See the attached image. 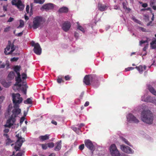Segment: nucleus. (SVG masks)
<instances>
[{"instance_id": "412c9836", "label": "nucleus", "mask_w": 156, "mask_h": 156, "mask_svg": "<svg viewBox=\"0 0 156 156\" xmlns=\"http://www.w3.org/2000/svg\"><path fill=\"white\" fill-rule=\"evenodd\" d=\"M28 88V86L26 84L21 87V90L22 92L25 95L27 94V89Z\"/></svg>"}, {"instance_id": "4468645a", "label": "nucleus", "mask_w": 156, "mask_h": 156, "mask_svg": "<svg viewBox=\"0 0 156 156\" xmlns=\"http://www.w3.org/2000/svg\"><path fill=\"white\" fill-rule=\"evenodd\" d=\"M30 6L31 9L30 12H29V10L30 9L29 5H27L26 8V11L27 13H29V15L30 16H31L33 14V10L32 9L33 8L32 4H31Z\"/></svg>"}, {"instance_id": "3c124183", "label": "nucleus", "mask_w": 156, "mask_h": 156, "mask_svg": "<svg viewBox=\"0 0 156 156\" xmlns=\"http://www.w3.org/2000/svg\"><path fill=\"white\" fill-rule=\"evenodd\" d=\"M140 4H142V6L143 7L146 8L148 6V5L147 3H143L142 2H141L140 3Z\"/></svg>"}, {"instance_id": "338daca9", "label": "nucleus", "mask_w": 156, "mask_h": 156, "mask_svg": "<svg viewBox=\"0 0 156 156\" xmlns=\"http://www.w3.org/2000/svg\"><path fill=\"white\" fill-rule=\"evenodd\" d=\"M74 36L75 37H76V39H77L78 37L79 36V34L76 32H75Z\"/></svg>"}, {"instance_id": "2f4dec72", "label": "nucleus", "mask_w": 156, "mask_h": 156, "mask_svg": "<svg viewBox=\"0 0 156 156\" xmlns=\"http://www.w3.org/2000/svg\"><path fill=\"white\" fill-rule=\"evenodd\" d=\"M24 26V22L23 20H20V24L18 27H17V28H21L23 27Z\"/></svg>"}, {"instance_id": "603ef678", "label": "nucleus", "mask_w": 156, "mask_h": 156, "mask_svg": "<svg viewBox=\"0 0 156 156\" xmlns=\"http://www.w3.org/2000/svg\"><path fill=\"white\" fill-rule=\"evenodd\" d=\"M18 59V58L14 57L11 59V61L12 62L16 61Z\"/></svg>"}, {"instance_id": "a19ab883", "label": "nucleus", "mask_w": 156, "mask_h": 156, "mask_svg": "<svg viewBox=\"0 0 156 156\" xmlns=\"http://www.w3.org/2000/svg\"><path fill=\"white\" fill-rule=\"evenodd\" d=\"M11 51H10V53H10V54H12V52L15 50V48L14 47V45L13 44H11Z\"/></svg>"}, {"instance_id": "aec40b11", "label": "nucleus", "mask_w": 156, "mask_h": 156, "mask_svg": "<svg viewBox=\"0 0 156 156\" xmlns=\"http://www.w3.org/2000/svg\"><path fill=\"white\" fill-rule=\"evenodd\" d=\"M15 72L14 71L10 72L8 75V77L10 80L13 79L15 76Z\"/></svg>"}, {"instance_id": "393cba45", "label": "nucleus", "mask_w": 156, "mask_h": 156, "mask_svg": "<svg viewBox=\"0 0 156 156\" xmlns=\"http://www.w3.org/2000/svg\"><path fill=\"white\" fill-rule=\"evenodd\" d=\"M11 2L12 5H15L16 6L19 5L21 3L20 0H18L17 2H16V0H12Z\"/></svg>"}, {"instance_id": "e2e57ef3", "label": "nucleus", "mask_w": 156, "mask_h": 156, "mask_svg": "<svg viewBox=\"0 0 156 156\" xmlns=\"http://www.w3.org/2000/svg\"><path fill=\"white\" fill-rule=\"evenodd\" d=\"M5 66V64L3 63L2 64H0V68H4Z\"/></svg>"}, {"instance_id": "423d86ee", "label": "nucleus", "mask_w": 156, "mask_h": 156, "mask_svg": "<svg viewBox=\"0 0 156 156\" xmlns=\"http://www.w3.org/2000/svg\"><path fill=\"white\" fill-rule=\"evenodd\" d=\"M110 151L112 156H120L119 152L115 144H113L111 145L110 147Z\"/></svg>"}, {"instance_id": "4c0bfd02", "label": "nucleus", "mask_w": 156, "mask_h": 156, "mask_svg": "<svg viewBox=\"0 0 156 156\" xmlns=\"http://www.w3.org/2000/svg\"><path fill=\"white\" fill-rule=\"evenodd\" d=\"M48 147L49 148H52L54 146V144L53 142L49 143L47 144Z\"/></svg>"}, {"instance_id": "6e6d98bb", "label": "nucleus", "mask_w": 156, "mask_h": 156, "mask_svg": "<svg viewBox=\"0 0 156 156\" xmlns=\"http://www.w3.org/2000/svg\"><path fill=\"white\" fill-rule=\"evenodd\" d=\"M20 147H19V146H18L16 145L15 147H14V149H15V150H16V151H19L20 150Z\"/></svg>"}, {"instance_id": "ddd939ff", "label": "nucleus", "mask_w": 156, "mask_h": 156, "mask_svg": "<svg viewBox=\"0 0 156 156\" xmlns=\"http://www.w3.org/2000/svg\"><path fill=\"white\" fill-rule=\"evenodd\" d=\"M108 6L105 5H103L100 2L98 4V9L100 11L103 12L107 9Z\"/></svg>"}, {"instance_id": "de8ad7c7", "label": "nucleus", "mask_w": 156, "mask_h": 156, "mask_svg": "<svg viewBox=\"0 0 156 156\" xmlns=\"http://www.w3.org/2000/svg\"><path fill=\"white\" fill-rule=\"evenodd\" d=\"M22 79H26L27 76L26 74L23 73L22 74Z\"/></svg>"}, {"instance_id": "4be33fe9", "label": "nucleus", "mask_w": 156, "mask_h": 156, "mask_svg": "<svg viewBox=\"0 0 156 156\" xmlns=\"http://www.w3.org/2000/svg\"><path fill=\"white\" fill-rule=\"evenodd\" d=\"M63 77V76H58L57 79V82L58 83H64V81L62 79Z\"/></svg>"}, {"instance_id": "2eb2a0df", "label": "nucleus", "mask_w": 156, "mask_h": 156, "mask_svg": "<svg viewBox=\"0 0 156 156\" xmlns=\"http://www.w3.org/2000/svg\"><path fill=\"white\" fill-rule=\"evenodd\" d=\"M11 47V43L9 41L8 45L6 47L5 49L4 53L5 55H8L10 54V51L8 52L7 51H9Z\"/></svg>"}, {"instance_id": "6e6552de", "label": "nucleus", "mask_w": 156, "mask_h": 156, "mask_svg": "<svg viewBox=\"0 0 156 156\" xmlns=\"http://www.w3.org/2000/svg\"><path fill=\"white\" fill-rule=\"evenodd\" d=\"M32 46H34V52L37 55H40L41 52V49L38 43H35L34 42L32 43Z\"/></svg>"}, {"instance_id": "8fccbe9b", "label": "nucleus", "mask_w": 156, "mask_h": 156, "mask_svg": "<svg viewBox=\"0 0 156 156\" xmlns=\"http://www.w3.org/2000/svg\"><path fill=\"white\" fill-rule=\"evenodd\" d=\"M84 145L83 144L79 146V148L80 150H82L84 149Z\"/></svg>"}, {"instance_id": "a211bd4d", "label": "nucleus", "mask_w": 156, "mask_h": 156, "mask_svg": "<svg viewBox=\"0 0 156 156\" xmlns=\"http://www.w3.org/2000/svg\"><path fill=\"white\" fill-rule=\"evenodd\" d=\"M61 141H58L56 144V146L55 147V150L56 151H58L60 150L61 148Z\"/></svg>"}, {"instance_id": "6ab92c4d", "label": "nucleus", "mask_w": 156, "mask_h": 156, "mask_svg": "<svg viewBox=\"0 0 156 156\" xmlns=\"http://www.w3.org/2000/svg\"><path fill=\"white\" fill-rule=\"evenodd\" d=\"M147 86L149 91L153 95H156V91L150 85H148Z\"/></svg>"}, {"instance_id": "7ed1b4c3", "label": "nucleus", "mask_w": 156, "mask_h": 156, "mask_svg": "<svg viewBox=\"0 0 156 156\" xmlns=\"http://www.w3.org/2000/svg\"><path fill=\"white\" fill-rule=\"evenodd\" d=\"M43 21L42 17L40 16H37L33 19L32 25H31L29 24V27L30 28H33L34 29H36L41 26V23Z\"/></svg>"}, {"instance_id": "680f3d73", "label": "nucleus", "mask_w": 156, "mask_h": 156, "mask_svg": "<svg viewBox=\"0 0 156 156\" xmlns=\"http://www.w3.org/2000/svg\"><path fill=\"white\" fill-rule=\"evenodd\" d=\"M122 5H123V8L124 9H127L126 4L125 2H123L122 3Z\"/></svg>"}, {"instance_id": "dca6fc26", "label": "nucleus", "mask_w": 156, "mask_h": 156, "mask_svg": "<svg viewBox=\"0 0 156 156\" xmlns=\"http://www.w3.org/2000/svg\"><path fill=\"white\" fill-rule=\"evenodd\" d=\"M68 11V8L63 6L62 8H60L59 9L58 12L60 13H67Z\"/></svg>"}, {"instance_id": "1a4fd4ad", "label": "nucleus", "mask_w": 156, "mask_h": 156, "mask_svg": "<svg viewBox=\"0 0 156 156\" xmlns=\"http://www.w3.org/2000/svg\"><path fill=\"white\" fill-rule=\"evenodd\" d=\"M120 148L122 151L126 153L131 154L133 153V150L129 147L122 145L120 146Z\"/></svg>"}, {"instance_id": "39448f33", "label": "nucleus", "mask_w": 156, "mask_h": 156, "mask_svg": "<svg viewBox=\"0 0 156 156\" xmlns=\"http://www.w3.org/2000/svg\"><path fill=\"white\" fill-rule=\"evenodd\" d=\"M96 78L95 75H86L84 77L83 82L86 85H89L90 84V82L94 80Z\"/></svg>"}, {"instance_id": "c9c22d12", "label": "nucleus", "mask_w": 156, "mask_h": 156, "mask_svg": "<svg viewBox=\"0 0 156 156\" xmlns=\"http://www.w3.org/2000/svg\"><path fill=\"white\" fill-rule=\"evenodd\" d=\"M3 86L5 87H8L10 86V83L6 82H3L2 83Z\"/></svg>"}, {"instance_id": "20e7f679", "label": "nucleus", "mask_w": 156, "mask_h": 156, "mask_svg": "<svg viewBox=\"0 0 156 156\" xmlns=\"http://www.w3.org/2000/svg\"><path fill=\"white\" fill-rule=\"evenodd\" d=\"M20 96L19 93H13L12 94V101L15 107H19V105L22 102L23 98Z\"/></svg>"}, {"instance_id": "a878e982", "label": "nucleus", "mask_w": 156, "mask_h": 156, "mask_svg": "<svg viewBox=\"0 0 156 156\" xmlns=\"http://www.w3.org/2000/svg\"><path fill=\"white\" fill-rule=\"evenodd\" d=\"M135 68L140 73H142L143 71V67L141 65H140L138 66H136Z\"/></svg>"}, {"instance_id": "9b49d317", "label": "nucleus", "mask_w": 156, "mask_h": 156, "mask_svg": "<svg viewBox=\"0 0 156 156\" xmlns=\"http://www.w3.org/2000/svg\"><path fill=\"white\" fill-rule=\"evenodd\" d=\"M54 4L51 3L46 4L42 6L41 9H43L46 11L52 9L54 7Z\"/></svg>"}, {"instance_id": "b1692460", "label": "nucleus", "mask_w": 156, "mask_h": 156, "mask_svg": "<svg viewBox=\"0 0 156 156\" xmlns=\"http://www.w3.org/2000/svg\"><path fill=\"white\" fill-rule=\"evenodd\" d=\"M23 142V140H20V139H18L16 142V145L20 147L22 145V143Z\"/></svg>"}, {"instance_id": "4d7b16f0", "label": "nucleus", "mask_w": 156, "mask_h": 156, "mask_svg": "<svg viewBox=\"0 0 156 156\" xmlns=\"http://www.w3.org/2000/svg\"><path fill=\"white\" fill-rule=\"evenodd\" d=\"M9 131V129L8 128L5 129L3 130V132L4 133H7Z\"/></svg>"}, {"instance_id": "49530a36", "label": "nucleus", "mask_w": 156, "mask_h": 156, "mask_svg": "<svg viewBox=\"0 0 156 156\" xmlns=\"http://www.w3.org/2000/svg\"><path fill=\"white\" fill-rule=\"evenodd\" d=\"M10 27L9 26L6 27L5 29L4 30V32H8L10 30Z\"/></svg>"}, {"instance_id": "58836bf2", "label": "nucleus", "mask_w": 156, "mask_h": 156, "mask_svg": "<svg viewBox=\"0 0 156 156\" xmlns=\"http://www.w3.org/2000/svg\"><path fill=\"white\" fill-rule=\"evenodd\" d=\"M132 19L136 23L138 24H140V21L136 19L135 17L133 16L132 17Z\"/></svg>"}, {"instance_id": "c756f323", "label": "nucleus", "mask_w": 156, "mask_h": 156, "mask_svg": "<svg viewBox=\"0 0 156 156\" xmlns=\"http://www.w3.org/2000/svg\"><path fill=\"white\" fill-rule=\"evenodd\" d=\"M120 138L126 144L130 146H131L130 143L126 139L123 137H120Z\"/></svg>"}, {"instance_id": "0eeeda50", "label": "nucleus", "mask_w": 156, "mask_h": 156, "mask_svg": "<svg viewBox=\"0 0 156 156\" xmlns=\"http://www.w3.org/2000/svg\"><path fill=\"white\" fill-rule=\"evenodd\" d=\"M84 143L85 146L91 151L93 154L95 150V148L93 145L92 141L89 140H86L84 141Z\"/></svg>"}, {"instance_id": "72a5a7b5", "label": "nucleus", "mask_w": 156, "mask_h": 156, "mask_svg": "<svg viewBox=\"0 0 156 156\" xmlns=\"http://www.w3.org/2000/svg\"><path fill=\"white\" fill-rule=\"evenodd\" d=\"M20 67L18 66H15L14 68V72H17L19 71Z\"/></svg>"}, {"instance_id": "9d476101", "label": "nucleus", "mask_w": 156, "mask_h": 156, "mask_svg": "<svg viewBox=\"0 0 156 156\" xmlns=\"http://www.w3.org/2000/svg\"><path fill=\"white\" fill-rule=\"evenodd\" d=\"M71 26V24L70 22L68 21L65 22L63 24L62 28L65 32L68 31Z\"/></svg>"}, {"instance_id": "c85d7f7f", "label": "nucleus", "mask_w": 156, "mask_h": 156, "mask_svg": "<svg viewBox=\"0 0 156 156\" xmlns=\"http://www.w3.org/2000/svg\"><path fill=\"white\" fill-rule=\"evenodd\" d=\"M45 0H34V2L35 3L43 4Z\"/></svg>"}, {"instance_id": "a18cd8bd", "label": "nucleus", "mask_w": 156, "mask_h": 156, "mask_svg": "<svg viewBox=\"0 0 156 156\" xmlns=\"http://www.w3.org/2000/svg\"><path fill=\"white\" fill-rule=\"evenodd\" d=\"M78 126L80 130V129L83 127L85 125L84 123H81L80 124H78L77 125Z\"/></svg>"}, {"instance_id": "f704fd0d", "label": "nucleus", "mask_w": 156, "mask_h": 156, "mask_svg": "<svg viewBox=\"0 0 156 156\" xmlns=\"http://www.w3.org/2000/svg\"><path fill=\"white\" fill-rule=\"evenodd\" d=\"M77 29L84 33L85 32L84 29L81 26L78 24L77 25Z\"/></svg>"}, {"instance_id": "f8f14e48", "label": "nucleus", "mask_w": 156, "mask_h": 156, "mask_svg": "<svg viewBox=\"0 0 156 156\" xmlns=\"http://www.w3.org/2000/svg\"><path fill=\"white\" fill-rule=\"evenodd\" d=\"M127 119L129 121H131L135 123H138L139 121L132 114H129L127 116Z\"/></svg>"}, {"instance_id": "0e129e2a", "label": "nucleus", "mask_w": 156, "mask_h": 156, "mask_svg": "<svg viewBox=\"0 0 156 156\" xmlns=\"http://www.w3.org/2000/svg\"><path fill=\"white\" fill-rule=\"evenodd\" d=\"M16 136L17 138L18 139H20V140H21L23 139V138L21 137H19V134L16 135Z\"/></svg>"}, {"instance_id": "5fc2aeb1", "label": "nucleus", "mask_w": 156, "mask_h": 156, "mask_svg": "<svg viewBox=\"0 0 156 156\" xmlns=\"http://www.w3.org/2000/svg\"><path fill=\"white\" fill-rule=\"evenodd\" d=\"M23 34V31L21 32L16 34V36H17L18 37H20L22 36V35Z\"/></svg>"}, {"instance_id": "473e14b6", "label": "nucleus", "mask_w": 156, "mask_h": 156, "mask_svg": "<svg viewBox=\"0 0 156 156\" xmlns=\"http://www.w3.org/2000/svg\"><path fill=\"white\" fill-rule=\"evenodd\" d=\"M12 142V141L9 138L5 140L6 145H9Z\"/></svg>"}, {"instance_id": "ea45409f", "label": "nucleus", "mask_w": 156, "mask_h": 156, "mask_svg": "<svg viewBox=\"0 0 156 156\" xmlns=\"http://www.w3.org/2000/svg\"><path fill=\"white\" fill-rule=\"evenodd\" d=\"M16 82L18 83H20L22 81L20 76H17V77H16Z\"/></svg>"}, {"instance_id": "774afa93", "label": "nucleus", "mask_w": 156, "mask_h": 156, "mask_svg": "<svg viewBox=\"0 0 156 156\" xmlns=\"http://www.w3.org/2000/svg\"><path fill=\"white\" fill-rule=\"evenodd\" d=\"M3 10L5 11H6L7 10V6L6 5H4L3 6Z\"/></svg>"}, {"instance_id": "e433bc0d", "label": "nucleus", "mask_w": 156, "mask_h": 156, "mask_svg": "<svg viewBox=\"0 0 156 156\" xmlns=\"http://www.w3.org/2000/svg\"><path fill=\"white\" fill-rule=\"evenodd\" d=\"M41 146L42 148L44 150H46L48 148L47 144H41Z\"/></svg>"}, {"instance_id": "f03ea898", "label": "nucleus", "mask_w": 156, "mask_h": 156, "mask_svg": "<svg viewBox=\"0 0 156 156\" xmlns=\"http://www.w3.org/2000/svg\"><path fill=\"white\" fill-rule=\"evenodd\" d=\"M142 120L149 124H152L153 121V116L151 112L149 110H144L141 114Z\"/></svg>"}, {"instance_id": "bf43d9fd", "label": "nucleus", "mask_w": 156, "mask_h": 156, "mask_svg": "<svg viewBox=\"0 0 156 156\" xmlns=\"http://www.w3.org/2000/svg\"><path fill=\"white\" fill-rule=\"evenodd\" d=\"M148 44H147L146 46H144V48H143V51H146V50L148 46Z\"/></svg>"}, {"instance_id": "79ce46f5", "label": "nucleus", "mask_w": 156, "mask_h": 156, "mask_svg": "<svg viewBox=\"0 0 156 156\" xmlns=\"http://www.w3.org/2000/svg\"><path fill=\"white\" fill-rule=\"evenodd\" d=\"M64 78L65 80L66 81L69 80L71 79V77L69 75L65 76Z\"/></svg>"}, {"instance_id": "13d9d810", "label": "nucleus", "mask_w": 156, "mask_h": 156, "mask_svg": "<svg viewBox=\"0 0 156 156\" xmlns=\"http://www.w3.org/2000/svg\"><path fill=\"white\" fill-rule=\"evenodd\" d=\"M140 29L143 32H147L148 31L145 28L142 27H140Z\"/></svg>"}, {"instance_id": "c03bdc74", "label": "nucleus", "mask_w": 156, "mask_h": 156, "mask_svg": "<svg viewBox=\"0 0 156 156\" xmlns=\"http://www.w3.org/2000/svg\"><path fill=\"white\" fill-rule=\"evenodd\" d=\"M134 68H135L134 67H129L125 69V70L126 71H128L130 70H133L134 69Z\"/></svg>"}, {"instance_id": "37998d69", "label": "nucleus", "mask_w": 156, "mask_h": 156, "mask_svg": "<svg viewBox=\"0 0 156 156\" xmlns=\"http://www.w3.org/2000/svg\"><path fill=\"white\" fill-rule=\"evenodd\" d=\"M72 129L73 131L76 132L80 130L79 128H77L75 127H72Z\"/></svg>"}, {"instance_id": "7c9ffc66", "label": "nucleus", "mask_w": 156, "mask_h": 156, "mask_svg": "<svg viewBox=\"0 0 156 156\" xmlns=\"http://www.w3.org/2000/svg\"><path fill=\"white\" fill-rule=\"evenodd\" d=\"M20 2L21 3L20 5L18 6L17 5L16 6L20 10H22L24 9V6L23 5L21 0H20Z\"/></svg>"}, {"instance_id": "69168bd1", "label": "nucleus", "mask_w": 156, "mask_h": 156, "mask_svg": "<svg viewBox=\"0 0 156 156\" xmlns=\"http://www.w3.org/2000/svg\"><path fill=\"white\" fill-rule=\"evenodd\" d=\"M14 20V19L11 17H10L9 19L8 20L7 22H10L13 21Z\"/></svg>"}, {"instance_id": "5701e85b", "label": "nucleus", "mask_w": 156, "mask_h": 156, "mask_svg": "<svg viewBox=\"0 0 156 156\" xmlns=\"http://www.w3.org/2000/svg\"><path fill=\"white\" fill-rule=\"evenodd\" d=\"M156 2V0H151L150 2V5L152 7L153 9L154 10H156V6L154 5Z\"/></svg>"}, {"instance_id": "052dcab7", "label": "nucleus", "mask_w": 156, "mask_h": 156, "mask_svg": "<svg viewBox=\"0 0 156 156\" xmlns=\"http://www.w3.org/2000/svg\"><path fill=\"white\" fill-rule=\"evenodd\" d=\"M6 66V69H8L9 68V62H7L5 63V66Z\"/></svg>"}, {"instance_id": "09e8293b", "label": "nucleus", "mask_w": 156, "mask_h": 156, "mask_svg": "<svg viewBox=\"0 0 156 156\" xmlns=\"http://www.w3.org/2000/svg\"><path fill=\"white\" fill-rule=\"evenodd\" d=\"M147 43V40H141L140 41V45H141L142 44H143L145 43Z\"/></svg>"}, {"instance_id": "864d4df0", "label": "nucleus", "mask_w": 156, "mask_h": 156, "mask_svg": "<svg viewBox=\"0 0 156 156\" xmlns=\"http://www.w3.org/2000/svg\"><path fill=\"white\" fill-rule=\"evenodd\" d=\"M25 119V118L24 117H22L20 119V124H22L23 122L24 121Z\"/></svg>"}, {"instance_id": "bb28decb", "label": "nucleus", "mask_w": 156, "mask_h": 156, "mask_svg": "<svg viewBox=\"0 0 156 156\" xmlns=\"http://www.w3.org/2000/svg\"><path fill=\"white\" fill-rule=\"evenodd\" d=\"M151 47L153 49H154L156 48V39L153 41L151 43Z\"/></svg>"}, {"instance_id": "cd10ccee", "label": "nucleus", "mask_w": 156, "mask_h": 156, "mask_svg": "<svg viewBox=\"0 0 156 156\" xmlns=\"http://www.w3.org/2000/svg\"><path fill=\"white\" fill-rule=\"evenodd\" d=\"M24 102L26 104H31L32 103V101L30 98H29L26 100L24 101Z\"/></svg>"}, {"instance_id": "f257e3e1", "label": "nucleus", "mask_w": 156, "mask_h": 156, "mask_svg": "<svg viewBox=\"0 0 156 156\" xmlns=\"http://www.w3.org/2000/svg\"><path fill=\"white\" fill-rule=\"evenodd\" d=\"M14 109L12 111V114L7 120L6 124L4 125L5 127L10 128L16 121L15 118L21 112V110L19 108V107H15L14 105Z\"/></svg>"}, {"instance_id": "f3484780", "label": "nucleus", "mask_w": 156, "mask_h": 156, "mask_svg": "<svg viewBox=\"0 0 156 156\" xmlns=\"http://www.w3.org/2000/svg\"><path fill=\"white\" fill-rule=\"evenodd\" d=\"M50 135L49 134H46L44 136H41L39 138V139L42 141L48 140L49 139Z\"/></svg>"}]
</instances>
